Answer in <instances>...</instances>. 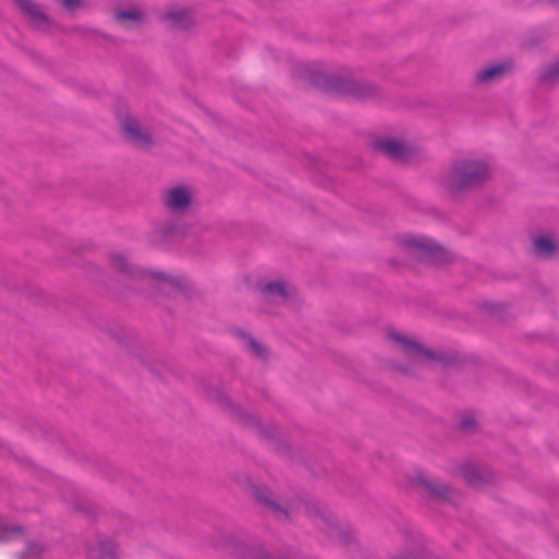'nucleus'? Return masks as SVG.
<instances>
[{
    "instance_id": "nucleus-1",
    "label": "nucleus",
    "mask_w": 559,
    "mask_h": 559,
    "mask_svg": "<svg viewBox=\"0 0 559 559\" xmlns=\"http://www.w3.org/2000/svg\"><path fill=\"white\" fill-rule=\"evenodd\" d=\"M491 177L489 165L480 159H462L452 164L442 177V186L452 195L479 188Z\"/></svg>"
},
{
    "instance_id": "nucleus-2",
    "label": "nucleus",
    "mask_w": 559,
    "mask_h": 559,
    "mask_svg": "<svg viewBox=\"0 0 559 559\" xmlns=\"http://www.w3.org/2000/svg\"><path fill=\"white\" fill-rule=\"evenodd\" d=\"M386 338L406 360V365H396L395 368L403 372H409L414 368L427 365L433 358L432 354L424 348L414 338L399 331H389Z\"/></svg>"
},
{
    "instance_id": "nucleus-3",
    "label": "nucleus",
    "mask_w": 559,
    "mask_h": 559,
    "mask_svg": "<svg viewBox=\"0 0 559 559\" xmlns=\"http://www.w3.org/2000/svg\"><path fill=\"white\" fill-rule=\"evenodd\" d=\"M395 247L406 260L412 258L424 259L439 249L438 245L432 239L413 234L396 236Z\"/></svg>"
},
{
    "instance_id": "nucleus-4",
    "label": "nucleus",
    "mask_w": 559,
    "mask_h": 559,
    "mask_svg": "<svg viewBox=\"0 0 559 559\" xmlns=\"http://www.w3.org/2000/svg\"><path fill=\"white\" fill-rule=\"evenodd\" d=\"M259 293L265 311H272V306H282L287 304L294 296L295 289L292 285L283 281H272L261 283Z\"/></svg>"
},
{
    "instance_id": "nucleus-5",
    "label": "nucleus",
    "mask_w": 559,
    "mask_h": 559,
    "mask_svg": "<svg viewBox=\"0 0 559 559\" xmlns=\"http://www.w3.org/2000/svg\"><path fill=\"white\" fill-rule=\"evenodd\" d=\"M119 123L124 136L138 146L152 143L151 132L129 114L119 115Z\"/></svg>"
},
{
    "instance_id": "nucleus-6",
    "label": "nucleus",
    "mask_w": 559,
    "mask_h": 559,
    "mask_svg": "<svg viewBox=\"0 0 559 559\" xmlns=\"http://www.w3.org/2000/svg\"><path fill=\"white\" fill-rule=\"evenodd\" d=\"M191 203V192L186 187H174L166 192L165 204L174 213L185 212Z\"/></svg>"
},
{
    "instance_id": "nucleus-7",
    "label": "nucleus",
    "mask_w": 559,
    "mask_h": 559,
    "mask_svg": "<svg viewBox=\"0 0 559 559\" xmlns=\"http://www.w3.org/2000/svg\"><path fill=\"white\" fill-rule=\"evenodd\" d=\"M374 148L395 160H405L409 154L405 144L391 139H382L374 142Z\"/></svg>"
},
{
    "instance_id": "nucleus-8",
    "label": "nucleus",
    "mask_w": 559,
    "mask_h": 559,
    "mask_svg": "<svg viewBox=\"0 0 559 559\" xmlns=\"http://www.w3.org/2000/svg\"><path fill=\"white\" fill-rule=\"evenodd\" d=\"M510 63H498L479 70L476 75V82L479 84H489L500 80L509 70Z\"/></svg>"
},
{
    "instance_id": "nucleus-9",
    "label": "nucleus",
    "mask_w": 559,
    "mask_h": 559,
    "mask_svg": "<svg viewBox=\"0 0 559 559\" xmlns=\"http://www.w3.org/2000/svg\"><path fill=\"white\" fill-rule=\"evenodd\" d=\"M15 2L20 9L28 15L31 22L36 27L45 29L48 26V17L40 11L37 4L29 0H15Z\"/></svg>"
},
{
    "instance_id": "nucleus-10",
    "label": "nucleus",
    "mask_w": 559,
    "mask_h": 559,
    "mask_svg": "<svg viewBox=\"0 0 559 559\" xmlns=\"http://www.w3.org/2000/svg\"><path fill=\"white\" fill-rule=\"evenodd\" d=\"M414 483L424 486L428 491L437 497L442 499L449 498L450 489L447 486L439 484L435 479H430L421 472L416 474Z\"/></svg>"
},
{
    "instance_id": "nucleus-11",
    "label": "nucleus",
    "mask_w": 559,
    "mask_h": 559,
    "mask_svg": "<svg viewBox=\"0 0 559 559\" xmlns=\"http://www.w3.org/2000/svg\"><path fill=\"white\" fill-rule=\"evenodd\" d=\"M108 262L110 267L117 273L127 275V276H136L139 271L134 270L132 265L129 263L127 258L118 252H114L109 255Z\"/></svg>"
},
{
    "instance_id": "nucleus-12",
    "label": "nucleus",
    "mask_w": 559,
    "mask_h": 559,
    "mask_svg": "<svg viewBox=\"0 0 559 559\" xmlns=\"http://www.w3.org/2000/svg\"><path fill=\"white\" fill-rule=\"evenodd\" d=\"M119 555L116 544L110 540L100 542L91 548L90 556L93 559H116Z\"/></svg>"
},
{
    "instance_id": "nucleus-13",
    "label": "nucleus",
    "mask_w": 559,
    "mask_h": 559,
    "mask_svg": "<svg viewBox=\"0 0 559 559\" xmlns=\"http://www.w3.org/2000/svg\"><path fill=\"white\" fill-rule=\"evenodd\" d=\"M533 248L538 257L549 258L556 252L557 245L550 237L539 236L534 239Z\"/></svg>"
},
{
    "instance_id": "nucleus-14",
    "label": "nucleus",
    "mask_w": 559,
    "mask_h": 559,
    "mask_svg": "<svg viewBox=\"0 0 559 559\" xmlns=\"http://www.w3.org/2000/svg\"><path fill=\"white\" fill-rule=\"evenodd\" d=\"M164 20L170 26L185 27L190 22V15L186 9H181V8L169 9L168 11H166L164 13Z\"/></svg>"
},
{
    "instance_id": "nucleus-15",
    "label": "nucleus",
    "mask_w": 559,
    "mask_h": 559,
    "mask_svg": "<svg viewBox=\"0 0 559 559\" xmlns=\"http://www.w3.org/2000/svg\"><path fill=\"white\" fill-rule=\"evenodd\" d=\"M116 21L123 27H133L143 21V13L138 9L119 11Z\"/></svg>"
},
{
    "instance_id": "nucleus-16",
    "label": "nucleus",
    "mask_w": 559,
    "mask_h": 559,
    "mask_svg": "<svg viewBox=\"0 0 559 559\" xmlns=\"http://www.w3.org/2000/svg\"><path fill=\"white\" fill-rule=\"evenodd\" d=\"M255 497L259 501L265 503L270 507L271 511L274 513V515L278 519H285L286 518V511H284L274 500L273 495L269 490L259 489L255 492Z\"/></svg>"
},
{
    "instance_id": "nucleus-17",
    "label": "nucleus",
    "mask_w": 559,
    "mask_h": 559,
    "mask_svg": "<svg viewBox=\"0 0 559 559\" xmlns=\"http://www.w3.org/2000/svg\"><path fill=\"white\" fill-rule=\"evenodd\" d=\"M20 527L16 526H7L0 524V542L9 540L14 535L20 533Z\"/></svg>"
},
{
    "instance_id": "nucleus-18",
    "label": "nucleus",
    "mask_w": 559,
    "mask_h": 559,
    "mask_svg": "<svg viewBox=\"0 0 559 559\" xmlns=\"http://www.w3.org/2000/svg\"><path fill=\"white\" fill-rule=\"evenodd\" d=\"M248 345H249V348L251 349V352L254 353L255 355H258V356L263 355L264 349L258 342L250 340Z\"/></svg>"
},
{
    "instance_id": "nucleus-19",
    "label": "nucleus",
    "mask_w": 559,
    "mask_h": 559,
    "mask_svg": "<svg viewBox=\"0 0 559 559\" xmlns=\"http://www.w3.org/2000/svg\"><path fill=\"white\" fill-rule=\"evenodd\" d=\"M151 276L156 277V278H160L163 281H167L168 280V276L165 275V274H162V273L151 274Z\"/></svg>"
},
{
    "instance_id": "nucleus-20",
    "label": "nucleus",
    "mask_w": 559,
    "mask_h": 559,
    "mask_svg": "<svg viewBox=\"0 0 559 559\" xmlns=\"http://www.w3.org/2000/svg\"><path fill=\"white\" fill-rule=\"evenodd\" d=\"M550 2L557 7H559V0H550Z\"/></svg>"
},
{
    "instance_id": "nucleus-21",
    "label": "nucleus",
    "mask_w": 559,
    "mask_h": 559,
    "mask_svg": "<svg viewBox=\"0 0 559 559\" xmlns=\"http://www.w3.org/2000/svg\"><path fill=\"white\" fill-rule=\"evenodd\" d=\"M463 426L467 429L469 424L468 423H464Z\"/></svg>"
}]
</instances>
